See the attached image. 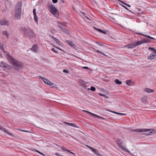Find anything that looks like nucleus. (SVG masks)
I'll use <instances>...</instances> for the list:
<instances>
[{
	"label": "nucleus",
	"mask_w": 156,
	"mask_h": 156,
	"mask_svg": "<svg viewBox=\"0 0 156 156\" xmlns=\"http://www.w3.org/2000/svg\"><path fill=\"white\" fill-rule=\"evenodd\" d=\"M6 56L9 62L13 65L16 69L18 70L22 68L23 65L20 62L17 60L9 54H6Z\"/></svg>",
	"instance_id": "nucleus-1"
},
{
	"label": "nucleus",
	"mask_w": 156,
	"mask_h": 156,
	"mask_svg": "<svg viewBox=\"0 0 156 156\" xmlns=\"http://www.w3.org/2000/svg\"><path fill=\"white\" fill-rule=\"evenodd\" d=\"M22 3L21 1L17 2L15 7V17L19 20L20 18L22 13Z\"/></svg>",
	"instance_id": "nucleus-2"
},
{
	"label": "nucleus",
	"mask_w": 156,
	"mask_h": 156,
	"mask_svg": "<svg viewBox=\"0 0 156 156\" xmlns=\"http://www.w3.org/2000/svg\"><path fill=\"white\" fill-rule=\"evenodd\" d=\"M48 10L50 12L56 17L59 16V12L58 9L52 5H50L48 6Z\"/></svg>",
	"instance_id": "nucleus-3"
},
{
	"label": "nucleus",
	"mask_w": 156,
	"mask_h": 156,
	"mask_svg": "<svg viewBox=\"0 0 156 156\" xmlns=\"http://www.w3.org/2000/svg\"><path fill=\"white\" fill-rule=\"evenodd\" d=\"M136 131L137 132H145L147 131H150V133H148V135H151L152 133H156V131L154 129H137L136 130Z\"/></svg>",
	"instance_id": "nucleus-4"
},
{
	"label": "nucleus",
	"mask_w": 156,
	"mask_h": 156,
	"mask_svg": "<svg viewBox=\"0 0 156 156\" xmlns=\"http://www.w3.org/2000/svg\"><path fill=\"white\" fill-rule=\"evenodd\" d=\"M0 66L3 68H7L8 69H11V66L6 63L4 62H2L0 64Z\"/></svg>",
	"instance_id": "nucleus-5"
},
{
	"label": "nucleus",
	"mask_w": 156,
	"mask_h": 156,
	"mask_svg": "<svg viewBox=\"0 0 156 156\" xmlns=\"http://www.w3.org/2000/svg\"><path fill=\"white\" fill-rule=\"evenodd\" d=\"M139 44L138 43L137 41L136 44H129L126 45H125V47L127 48H133L139 45Z\"/></svg>",
	"instance_id": "nucleus-6"
},
{
	"label": "nucleus",
	"mask_w": 156,
	"mask_h": 156,
	"mask_svg": "<svg viewBox=\"0 0 156 156\" xmlns=\"http://www.w3.org/2000/svg\"><path fill=\"white\" fill-rule=\"evenodd\" d=\"M39 77L45 83L47 84L48 85H51L53 84H52L51 83V82L50 81H49L47 79L43 78L40 76H39Z\"/></svg>",
	"instance_id": "nucleus-7"
},
{
	"label": "nucleus",
	"mask_w": 156,
	"mask_h": 156,
	"mask_svg": "<svg viewBox=\"0 0 156 156\" xmlns=\"http://www.w3.org/2000/svg\"><path fill=\"white\" fill-rule=\"evenodd\" d=\"M58 27L64 33L67 34H69V30L65 29V28L63 27L62 26L60 25L58 26Z\"/></svg>",
	"instance_id": "nucleus-8"
},
{
	"label": "nucleus",
	"mask_w": 156,
	"mask_h": 156,
	"mask_svg": "<svg viewBox=\"0 0 156 156\" xmlns=\"http://www.w3.org/2000/svg\"><path fill=\"white\" fill-rule=\"evenodd\" d=\"M9 21L6 20H0V25H9Z\"/></svg>",
	"instance_id": "nucleus-9"
},
{
	"label": "nucleus",
	"mask_w": 156,
	"mask_h": 156,
	"mask_svg": "<svg viewBox=\"0 0 156 156\" xmlns=\"http://www.w3.org/2000/svg\"><path fill=\"white\" fill-rule=\"evenodd\" d=\"M84 111L85 112H87V113H90V114L92 115L93 116H94V117H96L97 118H98L100 119H105L104 118L102 117L101 116H99V115H97L96 114H94L92 113L91 112L89 111H86V110H84Z\"/></svg>",
	"instance_id": "nucleus-10"
},
{
	"label": "nucleus",
	"mask_w": 156,
	"mask_h": 156,
	"mask_svg": "<svg viewBox=\"0 0 156 156\" xmlns=\"http://www.w3.org/2000/svg\"><path fill=\"white\" fill-rule=\"evenodd\" d=\"M155 58H156V53H154V52L151 53L150 55L148 57V58L150 60L155 59Z\"/></svg>",
	"instance_id": "nucleus-11"
},
{
	"label": "nucleus",
	"mask_w": 156,
	"mask_h": 156,
	"mask_svg": "<svg viewBox=\"0 0 156 156\" xmlns=\"http://www.w3.org/2000/svg\"><path fill=\"white\" fill-rule=\"evenodd\" d=\"M119 145V146L121 147V148L124 151H125L129 153V150L127 149L126 148H124L123 146H122V143L121 142H118L117 143Z\"/></svg>",
	"instance_id": "nucleus-12"
},
{
	"label": "nucleus",
	"mask_w": 156,
	"mask_h": 156,
	"mask_svg": "<svg viewBox=\"0 0 156 156\" xmlns=\"http://www.w3.org/2000/svg\"><path fill=\"white\" fill-rule=\"evenodd\" d=\"M20 30L23 32L25 36H28V30L26 29L25 27H22L21 28Z\"/></svg>",
	"instance_id": "nucleus-13"
},
{
	"label": "nucleus",
	"mask_w": 156,
	"mask_h": 156,
	"mask_svg": "<svg viewBox=\"0 0 156 156\" xmlns=\"http://www.w3.org/2000/svg\"><path fill=\"white\" fill-rule=\"evenodd\" d=\"M35 35L33 33V31L32 30H31L29 28V35L28 34V36H29L31 37H34L35 36Z\"/></svg>",
	"instance_id": "nucleus-14"
},
{
	"label": "nucleus",
	"mask_w": 156,
	"mask_h": 156,
	"mask_svg": "<svg viewBox=\"0 0 156 156\" xmlns=\"http://www.w3.org/2000/svg\"><path fill=\"white\" fill-rule=\"evenodd\" d=\"M0 130H2L4 132L7 134H8L10 135H11V133L9 132L5 128H4L1 126H0Z\"/></svg>",
	"instance_id": "nucleus-15"
},
{
	"label": "nucleus",
	"mask_w": 156,
	"mask_h": 156,
	"mask_svg": "<svg viewBox=\"0 0 156 156\" xmlns=\"http://www.w3.org/2000/svg\"><path fill=\"white\" fill-rule=\"evenodd\" d=\"M149 42V41L147 39H144V40L141 41H138V44H139V45L144 43H148Z\"/></svg>",
	"instance_id": "nucleus-16"
},
{
	"label": "nucleus",
	"mask_w": 156,
	"mask_h": 156,
	"mask_svg": "<svg viewBox=\"0 0 156 156\" xmlns=\"http://www.w3.org/2000/svg\"><path fill=\"white\" fill-rule=\"evenodd\" d=\"M66 41L71 47H74L76 46L74 43L72 41L69 40H66Z\"/></svg>",
	"instance_id": "nucleus-17"
},
{
	"label": "nucleus",
	"mask_w": 156,
	"mask_h": 156,
	"mask_svg": "<svg viewBox=\"0 0 156 156\" xmlns=\"http://www.w3.org/2000/svg\"><path fill=\"white\" fill-rule=\"evenodd\" d=\"M136 34H139V35H142L143 36H145V37H147V38H150V39H152V40H155V39L154 38H153V37H150V36H148V35H145L143 34H141L140 32L137 33H136Z\"/></svg>",
	"instance_id": "nucleus-18"
},
{
	"label": "nucleus",
	"mask_w": 156,
	"mask_h": 156,
	"mask_svg": "<svg viewBox=\"0 0 156 156\" xmlns=\"http://www.w3.org/2000/svg\"><path fill=\"white\" fill-rule=\"evenodd\" d=\"M37 49V45L35 44L34 45L31 49V50L34 51H36Z\"/></svg>",
	"instance_id": "nucleus-19"
},
{
	"label": "nucleus",
	"mask_w": 156,
	"mask_h": 156,
	"mask_svg": "<svg viewBox=\"0 0 156 156\" xmlns=\"http://www.w3.org/2000/svg\"><path fill=\"white\" fill-rule=\"evenodd\" d=\"M0 48L1 49L2 51H3L5 53H6L7 52L5 51L4 49V44L2 43H0Z\"/></svg>",
	"instance_id": "nucleus-20"
},
{
	"label": "nucleus",
	"mask_w": 156,
	"mask_h": 156,
	"mask_svg": "<svg viewBox=\"0 0 156 156\" xmlns=\"http://www.w3.org/2000/svg\"><path fill=\"white\" fill-rule=\"evenodd\" d=\"M145 91L147 93H150L151 92H153L154 91V90H152L149 88H146L145 89Z\"/></svg>",
	"instance_id": "nucleus-21"
},
{
	"label": "nucleus",
	"mask_w": 156,
	"mask_h": 156,
	"mask_svg": "<svg viewBox=\"0 0 156 156\" xmlns=\"http://www.w3.org/2000/svg\"><path fill=\"white\" fill-rule=\"evenodd\" d=\"M65 123L67 124L69 126H71L73 127H77L75 125V124L73 123H71L69 122H66Z\"/></svg>",
	"instance_id": "nucleus-22"
},
{
	"label": "nucleus",
	"mask_w": 156,
	"mask_h": 156,
	"mask_svg": "<svg viewBox=\"0 0 156 156\" xmlns=\"http://www.w3.org/2000/svg\"><path fill=\"white\" fill-rule=\"evenodd\" d=\"M52 38L53 39V40L55 41L58 44H60L61 43L60 41L57 38L54 37H52Z\"/></svg>",
	"instance_id": "nucleus-23"
},
{
	"label": "nucleus",
	"mask_w": 156,
	"mask_h": 156,
	"mask_svg": "<svg viewBox=\"0 0 156 156\" xmlns=\"http://www.w3.org/2000/svg\"><path fill=\"white\" fill-rule=\"evenodd\" d=\"M109 111L111 112H112L113 113H115L117 115H126V114H124V113H119V112H114V111Z\"/></svg>",
	"instance_id": "nucleus-24"
},
{
	"label": "nucleus",
	"mask_w": 156,
	"mask_h": 156,
	"mask_svg": "<svg viewBox=\"0 0 156 156\" xmlns=\"http://www.w3.org/2000/svg\"><path fill=\"white\" fill-rule=\"evenodd\" d=\"M118 1L119 2H121V3L126 5H127V6H128V7H131V5L129 4H128L126 3H125L124 2L122 1L121 0H118Z\"/></svg>",
	"instance_id": "nucleus-25"
},
{
	"label": "nucleus",
	"mask_w": 156,
	"mask_h": 156,
	"mask_svg": "<svg viewBox=\"0 0 156 156\" xmlns=\"http://www.w3.org/2000/svg\"><path fill=\"white\" fill-rule=\"evenodd\" d=\"M141 101L144 103H146L147 101V98L143 97L141 98Z\"/></svg>",
	"instance_id": "nucleus-26"
},
{
	"label": "nucleus",
	"mask_w": 156,
	"mask_h": 156,
	"mask_svg": "<svg viewBox=\"0 0 156 156\" xmlns=\"http://www.w3.org/2000/svg\"><path fill=\"white\" fill-rule=\"evenodd\" d=\"M34 19L35 22L38 24V17L37 14L34 15Z\"/></svg>",
	"instance_id": "nucleus-27"
},
{
	"label": "nucleus",
	"mask_w": 156,
	"mask_h": 156,
	"mask_svg": "<svg viewBox=\"0 0 156 156\" xmlns=\"http://www.w3.org/2000/svg\"><path fill=\"white\" fill-rule=\"evenodd\" d=\"M58 24H60L61 25H62L61 26L62 27V26H64L65 27H66V25L67 24L66 23L64 22V23H62L58 21Z\"/></svg>",
	"instance_id": "nucleus-28"
},
{
	"label": "nucleus",
	"mask_w": 156,
	"mask_h": 156,
	"mask_svg": "<svg viewBox=\"0 0 156 156\" xmlns=\"http://www.w3.org/2000/svg\"><path fill=\"white\" fill-rule=\"evenodd\" d=\"M115 83L118 84H121L122 83V82L118 79H115Z\"/></svg>",
	"instance_id": "nucleus-29"
},
{
	"label": "nucleus",
	"mask_w": 156,
	"mask_h": 156,
	"mask_svg": "<svg viewBox=\"0 0 156 156\" xmlns=\"http://www.w3.org/2000/svg\"><path fill=\"white\" fill-rule=\"evenodd\" d=\"M3 34L5 35L7 37V38H9V34L8 33V32L7 31H4L3 32Z\"/></svg>",
	"instance_id": "nucleus-30"
},
{
	"label": "nucleus",
	"mask_w": 156,
	"mask_h": 156,
	"mask_svg": "<svg viewBox=\"0 0 156 156\" xmlns=\"http://www.w3.org/2000/svg\"><path fill=\"white\" fill-rule=\"evenodd\" d=\"M93 152H94L95 154L97 155H99V152L96 149H95L94 148V150H93L92 151Z\"/></svg>",
	"instance_id": "nucleus-31"
},
{
	"label": "nucleus",
	"mask_w": 156,
	"mask_h": 156,
	"mask_svg": "<svg viewBox=\"0 0 156 156\" xmlns=\"http://www.w3.org/2000/svg\"><path fill=\"white\" fill-rule=\"evenodd\" d=\"M148 49L150 50H151L152 51H153V52L154 53H156V50L155 49L153 48L149 47Z\"/></svg>",
	"instance_id": "nucleus-32"
},
{
	"label": "nucleus",
	"mask_w": 156,
	"mask_h": 156,
	"mask_svg": "<svg viewBox=\"0 0 156 156\" xmlns=\"http://www.w3.org/2000/svg\"><path fill=\"white\" fill-rule=\"evenodd\" d=\"M131 81L129 80H128L126 81V83L127 85L128 86L131 85Z\"/></svg>",
	"instance_id": "nucleus-33"
},
{
	"label": "nucleus",
	"mask_w": 156,
	"mask_h": 156,
	"mask_svg": "<svg viewBox=\"0 0 156 156\" xmlns=\"http://www.w3.org/2000/svg\"><path fill=\"white\" fill-rule=\"evenodd\" d=\"M90 90H91L92 91H95L96 90V88L95 87H94L91 86L90 87Z\"/></svg>",
	"instance_id": "nucleus-34"
},
{
	"label": "nucleus",
	"mask_w": 156,
	"mask_h": 156,
	"mask_svg": "<svg viewBox=\"0 0 156 156\" xmlns=\"http://www.w3.org/2000/svg\"><path fill=\"white\" fill-rule=\"evenodd\" d=\"M99 94L101 96H103V97H105V98H108V96H107L106 95H105L104 94L99 93Z\"/></svg>",
	"instance_id": "nucleus-35"
},
{
	"label": "nucleus",
	"mask_w": 156,
	"mask_h": 156,
	"mask_svg": "<svg viewBox=\"0 0 156 156\" xmlns=\"http://www.w3.org/2000/svg\"><path fill=\"white\" fill-rule=\"evenodd\" d=\"M51 50L56 53H58V52L56 51L54 48H52L51 49Z\"/></svg>",
	"instance_id": "nucleus-36"
},
{
	"label": "nucleus",
	"mask_w": 156,
	"mask_h": 156,
	"mask_svg": "<svg viewBox=\"0 0 156 156\" xmlns=\"http://www.w3.org/2000/svg\"><path fill=\"white\" fill-rule=\"evenodd\" d=\"M96 29L97 30H98V31H99L101 33H102V32H103V30L101 29L96 28Z\"/></svg>",
	"instance_id": "nucleus-37"
},
{
	"label": "nucleus",
	"mask_w": 156,
	"mask_h": 156,
	"mask_svg": "<svg viewBox=\"0 0 156 156\" xmlns=\"http://www.w3.org/2000/svg\"><path fill=\"white\" fill-rule=\"evenodd\" d=\"M33 13L34 15H36V10L35 9H34L33 10Z\"/></svg>",
	"instance_id": "nucleus-38"
},
{
	"label": "nucleus",
	"mask_w": 156,
	"mask_h": 156,
	"mask_svg": "<svg viewBox=\"0 0 156 156\" xmlns=\"http://www.w3.org/2000/svg\"><path fill=\"white\" fill-rule=\"evenodd\" d=\"M82 13L84 15V18H86L87 19H89V18L85 16L86 13H83V12H82Z\"/></svg>",
	"instance_id": "nucleus-39"
},
{
	"label": "nucleus",
	"mask_w": 156,
	"mask_h": 156,
	"mask_svg": "<svg viewBox=\"0 0 156 156\" xmlns=\"http://www.w3.org/2000/svg\"><path fill=\"white\" fill-rule=\"evenodd\" d=\"M125 9H126L127 10H128L129 11V9L127 8L126 7V6L124 5H122L121 4H120Z\"/></svg>",
	"instance_id": "nucleus-40"
},
{
	"label": "nucleus",
	"mask_w": 156,
	"mask_h": 156,
	"mask_svg": "<svg viewBox=\"0 0 156 156\" xmlns=\"http://www.w3.org/2000/svg\"><path fill=\"white\" fill-rule=\"evenodd\" d=\"M17 129L18 130H20V131H21L25 132H28V131H26V130H23L20 129Z\"/></svg>",
	"instance_id": "nucleus-41"
},
{
	"label": "nucleus",
	"mask_w": 156,
	"mask_h": 156,
	"mask_svg": "<svg viewBox=\"0 0 156 156\" xmlns=\"http://www.w3.org/2000/svg\"><path fill=\"white\" fill-rule=\"evenodd\" d=\"M63 72L64 73H69V71L65 69L63 70Z\"/></svg>",
	"instance_id": "nucleus-42"
},
{
	"label": "nucleus",
	"mask_w": 156,
	"mask_h": 156,
	"mask_svg": "<svg viewBox=\"0 0 156 156\" xmlns=\"http://www.w3.org/2000/svg\"><path fill=\"white\" fill-rule=\"evenodd\" d=\"M82 68L83 69H90L87 66H83L82 67Z\"/></svg>",
	"instance_id": "nucleus-43"
},
{
	"label": "nucleus",
	"mask_w": 156,
	"mask_h": 156,
	"mask_svg": "<svg viewBox=\"0 0 156 156\" xmlns=\"http://www.w3.org/2000/svg\"><path fill=\"white\" fill-rule=\"evenodd\" d=\"M52 2L54 3H56L58 2V0H52Z\"/></svg>",
	"instance_id": "nucleus-44"
},
{
	"label": "nucleus",
	"mask_w": 156,
	"mask_h": 156,
	"mask_svg": "<svg viewBox=\"0 0 156 156\" xmlns=\"http://www.w3.org/2000/svg\"><path fill=\"white\" fill-rule=\"evenodd\" d=\"M61 149H63V150H64V151H68L67 150H66L65 149V148L63 146H62L61 147Z\"/></svg>",
	"instance_id": "nucleus-45"
},
{
	"label": "nucleus",
	"mask_w": 156,
	"mask_h": 156,
	"mask_svg": "<svg viewBox=\"0 0 156 156\" xmlns=\"http://www.w3.org/2000/svg\"><path fill=\"white\" fill-rule=\"evenodd\" d=\"M107 32L108 31L107 30L103 31V32H102V33L104 34H106Z\"/></svg>",
	"instance_id": "nucleus-46"
},
{
	"label": "nucleus",
	"mask_w": 156,
	"mask_h": 156,
	"mask_svg": "<svg viewBox=\"0 0 156 156\" xmlns=\"http://www.w3.org/2000/svg\"><path fill=\"white\" fill-rule=\"evenodd\" d=\"M55 154L57 156H63L62 155H60L58 153H56Z\"/></svg>",
	"instance_id": "nucleus-47"
},
{
	"label": "nucleus",
	"mask_w": 156,
	"mask_h": 156,
	"mask_svg": "<svg viewBox=\"0 0 156 156\" xmlns=\"http://www.w3.org/2000/svg\"><path fill=\"white\" fill-rule=\"evenodd\" d=\"M88 148H89L90 150L92 151L93 150H94V148L90 146L88 147Z\"/></svg>",
	"instance_id": "nucleus-48"
},
{
	"label": "nucleus",
	"mask_w": 156,
	"mask_h": 156,
	"mask_svg": "<svg viewBox=\"0 0 156 156\" xmlns=\"http://www.w3.org/2000/svg\"><path fill=\"white\" fill-rule=\"evenodd\" d=\"M99 45L102 46H104V45L102 43H99Z\"/></svg>",
	"instance_id": "nucleus-49"
},
{
	"label": "nucleus",
	"mask_w": 156,
	"mask_h": 156,
	"mask_svg": "<svg viewBox=\"0 0 156 156\" xmlns=\"http://www.w3.org/2000/svg\"><path fill=\"white\" fill-rule=\"evenodd\" d=\"M96 51L98 52H99V53H100L101 52V51H99L98 50H96Z\"/></svg>",
	"instance_id": "nucleus-50"
},
{
	"label": "nucleus",
	"mask_w": 156,
	"mask_h": 156,
	"mask_svg": "<svg viewBox=\"0 0 156 156\" xmlns=\"http://www.w3.org/2000/svg\"><path fill=\"white\" fill-rule=\"evenodd\" d=\"M100 53H101V55H105V56H106V55L105 54H104L103 52H102L101 51V52Z\"/></svg>",
	"instance_id": "nucleus-51"
},
{
	"label": "nucleus",
	"mask_w": 156,
	"mask_h": 156,
	"mask_svg": "<svg viewBox=\"0 0 156 156\" xmlns=\"http://www.w3.org/2000/svg\"><path fill=\"white\" fill-rule=\"evenodd\" d=\"M100 53H101V55H105V56H106V55L105 54H104L103 52H102L101 51V52Z\"/></svg>",
	"instance_id": "nucleus-52"
},
{
	"label": "nucleus",
	"mask_w": 156,
	"mask_h": 156,
	"mask_svg": "<svg viewBox=\"0 0 156 156\" xmlns=\"http://www.w3.org/2000/svg\"><path fill=\"white\" fill-rule=\"evenodd\" d=\"M35 151L36 152H38V153H40V154H42L41 152H40V151H37V150H35Z\"/></svg>",
	"instance_id": "nucleus-53"
},
{
	"label": "nucleus",
	"mask_w": 156,
	"mask_h": 156,
	"mask_svg": "<svg viewBox=\"0 0 156 156\" xmlns=\"http://www.w3.org/2000/svg\"><path fill=\"white\" fill-rule=\"evenodd\" d=\"M95 43L96 44H98V45H99V43H99L97 41H95Z\"/></svg>",
	"instance_id": "nucleus-54"
},
{
	"label": "nucleus",
	"mask_w": 156,
	"mask_h": 156,
	"mask_svg": "<svg viewBox=\"0 0 156 156\" xmlns=\"http://www.w3.org/2000/svg\"><path fill=\"white\" fill-rule=\"evenodd\" d=\"M95 43L96 44H98V45H99V43H99L97 41H95Z\"/></svg>",
	"instance_id": "nucleus-55"
},
{
	"label": "nucleus",
	"mask_w": 156,
	"mask_h": 156,
	"mask_svg": "<svg viewBox=\"0 0 156 156\" xmlns=\"http://www.w3.org/2000/svg\"><path fill=\"white\" fill-rule=\"evenodd\" d=\"M68 151V152H70V153H72V154H74V153H73V152H72L70 151H68H68Z\"/></svg>",
	"instance_id": "nucleus-56"
},
{
	"label": "nucleus",
	"mask_w": 156,
	"mask_h": 156,
	"mask_svg": "<svg viewBox=\"0 0 156 156\" xmlns=\"http://www.w3.org/2000/svg\"><path fill=\"white\" fill-rule=\"evenodd\" d=\"M61 0L62 2V3H64V0Z\"/></svg>",
	"instance_id": "nucleus-57"
},
{
	"label": "nucleus",
	"mask_w": 156,
	"mask_h": 156,
	"mask_svg": "<svg viewBox=\"0 0 156 156\" xmlns=\"http://www.w3.org/2000/svg\"><path fill=\"white\" fill-rule=\"evenodd\" d=\"M87 147H90V146H88V145H87Z\"/></svg>",
	"instance_id": "nucleus-58"
},
{
	"label": "nucleus",
	"mask_w": 156,
	"mask_h": 156,
	"mask_svg": "<svg viewBox=\"0 0 156 156\" xmlns=\"http://www.w3.org/2000/svg\"><path fill=\"white\" fill-rule=\"evenodd\" d=\"M56 48H57L58 49H59L58 48L56 47Z\"/></svg>",
	"instance_id": "nucleus-59"
},
{
	"label": "nucleus",
	"mask_w": 156,
	"mask_h": 156,
	"mask_svg": "<svg viewBox=\"0 0 156 156\" xmlns=\"http://www.w3.org/2000/svg\"><path fill=\"white\" fill-rule=\"evenodd\" d=\"M93 1H94V2H95V1H94V0H93Z\"/></svg>",
	"instance_id": "nucleus-60"
}]
</instances>
